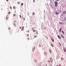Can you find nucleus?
I'll return each instance as SVG.
<instances>
[{
    "label": "nucleus",
    "mask_w": 66,
    "mask_h": 66,
    "mask_svg": "<svg viewBox=\"0 0 66 66\" xmlns=\"http://www.w3.org/2000/svg\"><path fill=\"white\" fill-rule=\"evenodd\" d=\"M49 51L50 53H51V50H49Z\"/></svg>",
    "instance_id": "5"
},
{
    "label": "nucleus",
    "mask_w": 66,
    "mask_h": 66,
    "mask_svg": "<svg viewBox=\"0 0 66 66\" xmlns=\"http://www.w3.org/2000/svg\"><path fill=\"white\" fill-rule=\"evenodd\" d=\"M14 26H16V25L14 24Z\"/></svg>",
    "instance_id": "34"
},
{
    "label": "nucleus",
    "mask_w": 66,
    "mask_h": 66,
    "mask_svg": "<svg viewBox=\"0 0 66 66\" xmlns=\"http://www.w3.org/2000/svg\"><path fill=\"white\" fill-rule=\"evenodd\" d=\"M34 37H36V36H34Z\"/></svg>",
    "instance_id": "22"
},
{
    "label": "nucleus",
    "mask_w": 66,
    "mask_h": 66,
    "mask_svg": "<svg viewBox=\"0 0 66 66\" xmlns=\"http://www.w3.org/2000/svg\"><path fill=\"white\" fill-rule=\"evenodd\" d=\"M56 14H58V13H56Z\"/></svg>",
    "instance_id": "24"
},
{
    "label": "nucleus",
    "mask_w": 66,
    "mask_h": 66,
    "mask_svg": "<svg viewBox=\"0 0 66 66\" xmlns=\"http://www.w3.org/2000/svg\"><path fill=\"white\" fill-rule=\"evenodd\" d=\"M59 44L60 45V46H61V44L60 43H59Z\"/></svg>",
    "instance_id": "31"
},
{
    "label": "nucleus",
    "mask_w": 66,
    "mask_h": 66,
    "mask_svg": "<svg viewBox=\"0 0 66 66\" xmlns=\"http://www.w3.org/2000/svg\"><path fill=\"white\" fill-rule=\"evenodd\" d=\"M57 37H58L59 38V39H61V37H60L59 36H57Z\"/></svg>",
    "instance_id": "3"
},
{
    "label": "nucleus",
    "mask_w": 66,
    "mask_h": 66,
    "mask_svg": "<svg viewBox=\"0 0 66 66\" xmlns=\"http://www.w3.org/2000/svg\"><path fill=\"white\" fill-rule=\"evenodd\" d=\"M62 32L63 33V34H64V32L63 31H62Z\"/></svg>",
    "instance_id": "15"
},
{
    "label": "nucleus",
    "mask_w": 66,
    "mask_h": 66,
    "mask_svg": "<svg viewBox=\"0 0 66 66\" xmlns=\"http://www.w3.org/2000/svg\"><path fill=\"white\" fill-rule=\"evenodd\" d=\"M56 66H58V65H56Z\"/></svg>",
    "instance_id": "40"
},
{
    "label": "nucleus",
    "mask_w": 66,
    "mask_h": 66,
    "mask_svg": "<svg viewBox=\"0 0 66 66\" xmlns=\"http://www.w3.org/2000/svg\"><path fill=\"white\" fill-rule=\"evenodd\" d=\"M18 4H19V2H18Z\"/></svg>",
    "instance_id": "32"
},
{
    "label": "nucleus",
    "mask_w": 66,
    "mask_h": 66,
    "mask_svg": "<svg viewBox=\"0 0 66 66\" xmlns=\"http://www.w3.org/2000/svg\"><path fill=\"white\" fill-rule=\"evenodd\" d=\"M34 14H35V13H33V15H34Z\"/></svg>",
    "instance_id": "17"
},
{
    "label": "nucleus",
    "mask_w": 66,
    "mask_h": 66,
    "mask_svg": "<svg viewBox=\"0 0 66 66\" xmlns=\"http://www.w3.org/2000/svg\"><path fill=\"white\" fill-rule=\"evenodd\" d=\"M33 2H35V0H33Z\"/></svg>",
    "instance_id": "18"
},
{
    "label": "nucleus",
    "mask_w": 66,
    "mask_h": 66,
    "mask_svg": "<svg viewBox=\"0 0 66 66\" xmlns=\"http://www.w3.org/2000/svg\"><path fill=\"white\" fill-rule=\"evenodd\" d=\"M66 11H64L63 12V14H65L66 13Z\"/></svg>",
    "instance_id": "9"
},
{
    "label": "nucleus",
    "mask_w": 66,
    "mask_h": 66,
    "mask_svg": "<svg viewBox=\"0 0 66 66\" xmlns=\"http://www.w3.org/2000/svg\"><path fill=\"white\" fill-rule=\"evenodd\" d=\"M13 9H15V6L13 7Z\"/></svg>",
    "instance_id": "14"
},
{
    "label": "nucleus",
    "mask_w": 66,
    "mask_h": 66,
    "mask_svg": "<svg viewBox=\"0 0 66 66\" xmlns=\"http://www.w3.org/2000/svg\"><path fill=\"white\" fill-rule=\"evenodd\" d=\"M61 60H63V58H61Z\"/></svg>",
    "instance_id": "25"
},
{
    "label": "nucleus",
    "mask_w": 66,
    "mask_h": 66,
    "mask_svg": "<svg viewBox=\"0 0 66 66\" xmlns=\"http://www.w3.org/2000/svg\"><path fill=\"white\" fill-rule=\"evenodd\" d=\"M60 32H61V29H60Z\"/></svg>",
    "instance_id": "12"
},
{
    "label": "nucleus",
    "mask_w": 66,
    "mask_h": 66,
    "mask_svg": "<svg viewBox=\"0 0 66 66\" xmlns=\"http://www.w3.org/2000/svg\"><path fill=\"white\" fill-rule=\"evenodd\" d=\"M50 66H52V65H50Z\"/></svg>",
    "instance_id": "38"
},
{
    "label": "nucleus",
    "mask_w": 66,
    "mask_h": 66,
    "mask_svg": "<svg viewBox=\"0 0 66 66\" xmlns=\"http://www.w3.org/2000/svg\"><path fill=\"white\" fill-rule=\"evenodd\" d=\"M63 49H64V52H66V50H65V49H64V48Z\"/></svg>",
    "instance_id": "11"
},
{
    "label": "nucleus",
    "mask_w": 66,
    "mask_h": 66,
    "mask_svg": "<svg viewBox=\"0 0 66 66\" xmlns=\"http://www.w3.org/2000/svg\"><path fill=\"white\" fill-rule=\"evenodd\" d=\"M52 42H54V40L53 39H52Z\"/></svg>",
    "instance_id": "6"
},
{
    "label": "nucleus",
    "mask_w": 66,
    "mask_h": 66,
    "mask_svg": "<svg viewBox=\"0 0 66 66\" xmlns=\"http://www.w3.org/2000/svg\"><path fill=\"white\" fill-rule=\"evenodd\" d=\"M13 16H15V14H14L13 15Z\"/></svg>",
    "instance_id": "16"
},
{
    "label": "nucleus",
    "mask_w": 66,
    "mask_h": 66,
    "mask_svg": "<svg viewBox=\"0 0 66 66\" xmlns=\"http://www.w3.org/2000/svg\"><path fill=\"white\" fill-rule=\"evenodd\" d=\"M9 30H10V28H9Z\"/></svg>",
    "instance_id": "27"
},
{
    "label": "nucleus",
    "mask_w": 66,
    "mask_h": 66,
    "mask_svg": "<svg viewBox=\"0 0 66 66\" xmlns=\"http://www.w3.org/2000/svg\"><path fill=\"white\" fill-rule=\"evenodd\" d=\"M59 66H60V64H59Z\"/></svg>",
    "instance_id": "39"
},
{
    "label": "nucleus",
    "mask_w": 66,
    "mask_h": 66,
    "mask_svg": "<svg viewBox=\"0 0 66 66\" xmlns=\"http://www.w3.org/2000/svg\"><path fill=\"white\" fill-rule=\"evenodd\" d=\"M20 17H21V15H20Z\"/></svg>",
    "instance_id": "26"
},
{
    "label": "nucleus",
    "mask_w": 66,
    "mask_h": 66,
    "mask_svg": "<svg viewBox=\"0 0 66 66\" xmlns=\"http://www.w3.org/2000/svg\"><path fill=\"white\" fill-rule=\"evenodd\" d=\"M9 1V0H6V1Z\"/></svg>",
    "instance_id": "28"
},
{
    "label": "nucleus",
    "mask_w": 66,
    "mask_h": 66,
    "mask_svg": "<svg viewBox=\"0 0 66 66\" xmlns=\"http://www.w3.org/2000/svg\"><path fill=\"white\" fill-rule=\"evenodd\" d=\"M51 46H52V47H53V45L52 44H51Z\"/></svg>",
    "instance_id": "8"
},
{
    "label": "nucleus",
    "mask_w": 66,
    "mask_h": 66,
    "mask_svg": "<svg viewBox=\"0 0 66 66\" xmlns=\"http://www.w3.org/2000/svg\"><path fill=\"white\" fill-rule=\"evenodd\" d=\"M23 29H24V27H22V29H21L22 31L23 30Z\"/></svg>",
    "instance_id": "2"
},
{
    "label": "nucleus",
    "mask_w": 66,
    "mask_h": 66,
    "mask_svg": "<svg viewBox=\"0 0 66 66\" xmlns=\"http://www.w3.org/2000/svg\"><path fill=\"white\" fill-rule=\"evenodd\" d=\"M8 18H6V19L7 20V19Z\"/></svg>",
    "instance_id": "21"
},
{
    "label": "nucleus",
    "mask_w": 66,
    "mask_h": 66,
    "mask_svg": "<svg viewBox=\"0 0 66 66\" xmlns=\"http://www.w3.org/2000/svg\"><path fill=\"white\" fill-rule=\"evenodd\" d=\"M65 20H66V18H65Z\"/></svg>",
    "instance_id": "37"
},
{
    "label": "nucleus",
    "mask_w": 66,
    "mask_h": 66,
    "mask_svg": "<svg viewBox=\"0 0 66 66\" xmlns=\"http://www.w3.org/2000/svg\"><path fill=\"white\" fill-rule=\"evenodd\" d=\"M28 39H29V38H28Z\"/></svg>",
    "instance_id": "41"
},
{
    "label": "nucleus",
    "mask_w": 66,
    "mask_h": 66,
    "mask_svg": "<svg viewBox=\"0 0 66 66\" xmlns=\"http://www.w3.org/2000/svg\"><path fill=\"white\" fill-rule=\"evenodd\" d=\"M50 60H51V59H52V58H50Z\"/></svg>",
    "instance_id": "30"
},
{
    "label": "nucleus",
    "mask_w": 66,
    "mask_h": 66,
    "mask_svg": "<svg viewBox=\"0 0 66 66\" xmlns=\"http://www.w3.org/2000/svg\"><path fill=\"white\" fill-rule=\"evenodd\" d=\"M55 6H57V3L56 2H55Z\"/></svg>",
    "instance_id": "1"
},
{
    "label": "nucleus",
    "mask_w": 66,
    "mask_h": 66,
    "mask_svg": "<svg viewBox=\"0 0 66 66\" xmlns=\"http://www.w3.org/2000/svg\"><path fill=\"white\" fill-rule=\"evenodd\" d=\"M61 36L62 37H63V38H64V36H63V35H61Z\"/></svg>",
    "instance_id": "4"
},
{
    "label": "nucleus",
    "mask_w": 66,
    "mask_h": 66,
    "mask_svg": "<svg viewBox=\"0 0 66 66\" xmlns=\"http://www.w3.org/2000/svg\"><path fill=\"white\" fill-rule=\"evenodd\" d=\"M59 24H62V23L61 22H59Z\"/></svg>",
    "instance_id": "7"
},
{
    "label": "nucleus",
    "mask_w": 66,
    "mask_h": 66,
    "mask_svg": "<svg viewBox=\"0 0 66 66\" xmlns=\"http://www.w3.org/2000/svg\"><path fill=\"white\" fill-rule=\"evenodd\" d=\"M27 36H29V34H28L27 35Z\"/></svg>",
    "instance_id": "20"
},
{
    "label": "nucleus",
    "mask_w": 66,
    "mask_h": 66,
    "mask_svg": "<svg viewBox=\"0 0 66 66\" xmlns=\"http://www.w3.org/2000/svg\"><path fill=\"white\" fill-rule=\"evenodd\" d=\"M35 31H36L35 30H33V32H35Z\"/></svg>",
    "instance_id": "13"
},
{
    "label": "nucleus",
    "mask_w": 66,
    "mask_h": 66,
    "mask_svg": "<svg viewBox=\"0 0 66 66\" xmlns=\"http://www.w3.org/2000/svg\"><path fill=\"white\" fill-rule=\"evenodd\" d=\"M23 19H24V20H25V18H24Z\"/></svg>",
    "instance_id": "33"
},
{
    "label": "nucleus",
    "mask_w": 66,
    "mask_h": 66,
    "mask_svg": "<svg viewBox=\"0 0 66 66\" xmlns=\"http://www.w3.org/2000/svg\"><path fill=\"white\" fill-rule=\"evenodd\" d=\"M10 12H9V14H10Z\"/></svg>",
    "instance_id": "23"
},
{
    "label": "nucleus",
    "mask_w": 66,
    "mask_h": 66,
    "mask_svg": "<svg viewBox=\"0 0 66 66\" xmlns=\"http://www.w3.org/2000/svg\"><path fill=\"white\" fill-rule=\"evenodd\" d=\"M20 29H21V27H20Z\"/></svg>",
    "instance_id": "29"
},
{
    "label": "nucleus",
    "mask_w": 66,
    "mask_h": 66,
    "mask_svg": "<svg viewBox=\"0 0 66 66\" xmlns=\"http://www.w3.org/2000/svg\"><path fill=\"white\" fill-rule=\"evenodd\" d=\"M48 62H49V63H50V61H48Z\"/></svg>",
    "instance_id": "35"
},
{
    "label": "nucleus",
    "mask_w": 66,
    "mask_h": 66,
    "mask_svg": "<svg viewBox=\"0 0 66 66\" xmlns=\"http://www.w3.org/2000/svg\"><path fill=\"white\" fill-rule=\"evenodd\" d=\"M10 8L11 9H12V7H11V6L10 7Z\"/></svg>",
    "instance_id": "19"
},
{
    "label": "nucleus",
    "mask_w": 66,
    "mask_h": 66,
    "mask_svg": "<svg viewBox=\"0 0 66 66\" xmlns=\"http://www.w3.org/2000/svg\"><path fill=\"white\" fill-rule=\"evenodd\" d=\"M57 0V1H59V0Z\"/></svg>",
    "instance_id": "36"
},
{
    "label": "nucleus",
    "mask_w": 66,
    "mask_h": 66,
    "mask_svg": "<svg viewBox=\"0 0 66 66\" xmlns=\"http://www.w3.org/2000/svg\"><path fill=\"white\" fill-rule=\"evenodd\" d=\"M21 5H23V3H22L21 4Z\"/></svg>",
    "instance_id": "10"
}]
</instances>
